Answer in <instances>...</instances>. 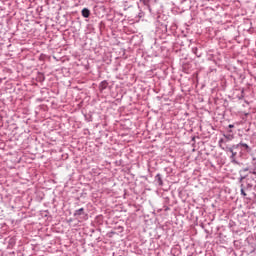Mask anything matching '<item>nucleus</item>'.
I'll return each instance as SVG.
<instances>
[{
  "label": "nucleus",
  "instance_id": "1",
  "mask_svg": "<svg viewBox=\"0 0 256 256\" xmlns=\"http://www.w3.org/2000/svg\"><path fill=\"white\" fill-rule=\"evenodd\" d=\"M89 15H91V11H89V9H87V8L82 9V16L87 18V17H89Z\"/></svg>",
  "mask_w": 256,
  "mask_h": 256
},
{
  "label": "nucleus",
  "instance_id": "2",
  "mask_svg": "<svg viewBox=\"0 0 256 256\" xmlns=\"http://www.w3.org/2000/svg\"><path fill=\"white\" fill-rule=\"evenodd\" d=\"M84 212H85V209L80 208V209L75 211L74 215H75V217H77L79 215H83Z\"/></svg>",
  "mask_w": 256,
  "mask_h": 256
},
{
  "label": "nucleus",
  "instance_id": "3",
  "mask_svg": "<svg viewBox=\"0 0 256 256\" xmlns=\"http://www.w3.org/2000/svg\"><path fill=\"white\" fill-rule=\"evenodd\" d=\"M100 89H107V82H105V81L101 82Z\"/></svg>",
  "mask_w": 256,
  "mask_h": 256
},
{
  "label": "nucleus",
  "instance_id": "4",
  "mask_svg": "<svg viewBox=\"0 0 256 256\" xmlns=\"http://www.w3.org/2000/svg\"><path fill=\"white\" fill-rule=\"evenodd\" d=\"M241 195H243V197H247V193H245V190L243 188H241Z\"/></svg>",
  "mask_w": 256,
  "mask_h": 256
},
{
  "label": "nucleus",
  "instance_id": "5",
  "mask_svg": "<svg viewBox=\"0 0 256 256\" xmlns=\"http://www.w3.org/2000/svg\"><path fill=\"white\" fill-rule=\"evenodd\" d=\"M240 145H241L242 147H245L246 149H249V145H247L246 143H240Z\"/></svg>",
  "mask_w": 256,
  "mask_h": 256
},
{
  "label": "nucleus",
  "instance_id": "6",
  "mask_svg": "<svg viewBox=\"0 0 256 256\" xmlns=\"http://www.w3.org/2000/svg\"><path fill=\"white\" fill-rule=\"evenodd\" d=\"M230 153H232V157H235V155H237L236 152L233 151V149L230 148Z\"/></svg>",
  "mask_w": 256,
  "mask_h": 256
},
{
  "label": "nucleus",
  "instance_id": "7",
  "mask_svg": "<svg viewBox=\"0 0 256 256\" xmlns=\"http://www.w3.org/2000/svg\"><path fill=\"white\" fill-rule=\"evenodd\" d=\"M229 128H230V129H233V125L230 124V125H229Z\"/></svg>",
  "mask_w": 256,
  "mask_h": 256
},
{
  "label": "nucleus",
  "instance_id": "8",
  "mask_svg": "<svg viewBox=\"0 0 256 256\" xmlns=\"http://www.w3.org/2000/svg\"><path fill=\"white\" fill-rule=\"evenodd\" d=\"M244 171H249V168H245Z\"/></svg>",
  "mask_w": 256,
  "mask_h": 256
}]
</instances>
